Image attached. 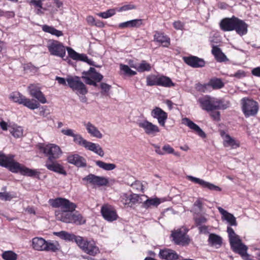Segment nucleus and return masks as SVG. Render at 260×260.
<instances>
[{"label": "nucleus", "instance_id": "3c124183", "mask_svg": "<svg viewBox=\"0 0 260 260\" xmlns=\"http://www.w3.org/2000/svg\"><path fill=\"white\" fill-rule=\"evenodd\" d=\"M120 68L121 71H122L125 75L134 76L137 74L136 72L132 70L127 65L120 64Z\"/></svg>", "mask_w": 260, "mask_h": 260}, {"label": "nucleus", "instance_id": "2f4dec72", "mask_svg": "<svg viewBox=\"0 0 260 260\" xmlns=\"http://www.w3.org/2000/svg\"><path fill=\"white\" fill-rule=\"evenodd\" d=\"M208 241L210 246L218 248L222 244V239L219 235L215 234H210Z\"/></svg>", "mask_w": 260, "mask_h": 260}, {"label": "nucleus", "instance_id": "1a4fd4ad", "mask_svg": "<svg viewBox=\"0 0 260 260\" xmlns=\"http://www.w3.org/2000/svg\"><path fill=\"white\" fill-rule=\"evenodd\" d=\"M49 204L54 208H60L62 211L75 210L76 205L65 198H57L49 199Z\"/></svg>", "mask_w": 260, "mask_h": 260}, {"label": "nucleus", "instance_id": "4c0bfd02", "mask_svg": "<svg viewBox=\"0 0 260 260\" xmlns=\"http://www.w3.org/2000/svg\"><path fill=\"white\" fill-rule=\"evenodd\" d=\"M164 200L157 198H148L144 202L143 206L145 208H148L151 206L157 207Z\"/></svg>", "mask_w": 260, "mask_h": 260}, {"label": "nucleus", "instance_id": "a19ab883", "mask_svg": "<svg viewBox=\"0 0 260 260\" xmlns=\"http://www.w3.org/2000/svg\"><path fill=\"white\" fill-rule=\"evenodd\" d=\"M133 67L139 72L149 71L151 69V65L145 60L142 61L139 64Z\"/></svg>", "mask_w": 260, "mask_h": 260}, {"label": "nucleus", "instance_id": "6e6552de", "mask_svg": "<svg viewBox=\"0 0 260 260\" xmlns=\"http://www.w3.org/2000/svg\"><path fill=\"white\" fill-rule=\"evenodd\" d=\"M39 148L45 155L48 156L47 160H55L60 157L62 151L60 147L54 144H40Z\"/></svg>", "mask_w": 260, "mask_h": 260}, {"label": "nucleus", "instance_id": "ddd939ff", "mask_svg": "<svg viewBox=\"0 0 260 260\" xmlns=\"http://www.w3.org/2000/svg\"><path fill=\"white\" fill-rule=\"evenodd\" d=\"M171 236L173 241L177 245H184L188 243L189 239L185 232L181 229L172 231Z\"/></svg>", "mask_w": 260, "mask_h": 260}, {"label": "nucleus", "instance_id": "864d4df0", "mask_svg": "<svg viewBox=\"0 0 260 260\" xmlns=\"http://www.w3.org/2000/svg\"><path fill=\"white\" fill-rule=\"evenodd\" d=\"M209 87V83L202 84L198 83L196 85V89L199 91L205 92L207 90L208 88Z\"/></svg>", "mask_w": 260, "mask_h": 260}, {"label": "nucleus", "instance_id": "aec40b11", "mask_svg": "<svg viewBox=\"0 0 260 260\" xmlns=\"http://www.w3.org/2000/svg\"><path fill=\"white\" fill-rule=\"evenodd\" d=\"M183 60L187 64L194 68H202L205 65V61L203 59L195 56L184 57Z\"/></svg>", "mask_w": 260, "mask_h": 260}, {"label": "nucleus", "instance_id": "6ab92c4d", "mask_svg": "<svg viewBox=\"0 0 260 260\" xmlns=\"http://www.w3.org/2000/svg\"><path fill=\"white\" fill-rule=\"evenodd\" d=\"M45 166L50 171L64 175H67L66 171L64 170L63 167L56 161L47 160Z\"/></svg>", "mask_w": 260, "mask_h": 260}, {"label": "nucleus", "instance_id": "20e7f679", "mask_svg": "<svg viewBox=\"0 0 260 260\" xmlns=\"http://www.w3.org/2000/svg\"><path fill=\"white\" fill-rule=\"evenodd\" d=\"M76 243L85 253L95 256L100 252L99 248L92 240H88L80 236L76 239Z\"/></svg>", "mask_w": 260, "mask_h": 260}, {"label": "nucleus", "instance_id": "e2e57ef3", "mask_svg": "<svg viewBox=\"0 0 260 260\" xmlns=\"http://www.w3.org/2000/svg\"><path fill=\"white\" fill-rule=\"evenodd\" d=\"M210 113V116L213 118V119L216 121L220 120V112L219 111H217L216 110L210 111L209 112Z\"/></svg>", "mask_w": 260, "mask_h": 260}, {"label": "nucleus", "instance_id": "a878e982", "mask_svg": "<svg viewBox=\"0 0 260 260\" xmlns=\"http://www.w3.org/2000/svg\"><path fill=\"white\" fill-rule=\"evenodd\" d=\"M87 133L92 137L98 139H101L103 137L102 134L94 124L90 122L84 121L83 122Z\"/></svg>", "mask_w": 260, "mask_h": 260}, {"label": "nucleus", "instance_id": "c9c22d12", "mask_svg": "<svg viewBox=\"0 0 260 260\" xmlns=\"http://www.w3.org/2000/svg\"><path fill=\"white\" fill-rule=\"evenodd\" d=\"M42 29L44 32L50 34L57 37L62 36L63 35L62 31L55 29L52 26H49L46 24L43 25L42 26Z\"/></svg>", "mask_w": 260, "mask_h": 260}, {"label": "nucleus", "instance_id": "f03ea898", "mask_svg": "<svg viewBox=\"0 0 260 260\" xmlns=\"http://www.w3.org/2000/svg\"><path fill=\"white\" fill-rule=\"evenodd\" d=\"M198 101L201 108L207 112L217 110H225L231 106L230 101L228 100L209 95L201 97Z\"/></svg>", "mask_w": 260, "mask_h": 260}, {"label": "nucleus", "instance_id": "bb28decb", "mask_svg": "<svg viewBox=\"0 0 260 260\" xmlns=\"http://www.w3.org/2000/svg\"><path fill=\"white\" fill-rule=\"evenodd\" d=\"M68 162L78 167H85L86 165L85 159L77 154H71L67 157Z\"/></svg>", "mask_w": 260, "mask_h": 260}, {"label": "nucleus", "instance_id": "09e8293b", "mask_svg": "<svg viewBox=\"0 0 260 260\" xmlns=\"http://www.w3.org/2000/svg\"><path fill=\"white\" fill-rule=\"evenodd\" d=\"M119 202L124 206L131 207L130 194L128 195L126 193H121L119 198Z\"/></svg>", "mask_w": 260, "mask_h": 260}, {"label": "nucleus", "instance_id": "39448f33", "mask_svg": "<svg viewBox=\"0 0 260 260\" xmlns=\"http://www.w3.org/2000/svg\"><path fill=\"white\" fill-rule=\"evenodd\" d=\"M73 141L77 144L84 147L86 149L94 152L100 156L104 155V151L99 144L87 141L80 134H76L73 137Z\"/></svg>", "mask_w": 260, "mask_h": 260}, {"label": "nucleus", "instance_id": "7c9ffc66", "mask_svg": "<svg viewBox=\"0 0 260 260\" xmlns=\"http://www.w3.org/2000/svg\"><path fill=\"white\" fill-rule=\"evenodd\" d=\"M46 241L41 237H35L32 240V248L36 250L44 251Z\"/></svg>", "mask_w": 260, "mask_h": 260}, {"label": "nucleus", "instance_id": "bf43d9fd", "mask_svg": "<svg viewBox=\"0 0 260 260\" xmlns=\"http://www.w3.org/2000/svg\"><path fill=\"white\" fill-rule=\"evenodd\" d=\"M132 27H139L142 25L143 20L141 19H136L131 20Z\"/></svg>", "mask_w": 260, "mask_h": 260}, {"label": "nucleus", "instance_id": "603ef678", "mask_svg": "<svg viewBox=\"0 0 260 260\" xmlns=\"http://www.w3.org/2000/svg\"><path fill=\"white\" fill-rule=\"evenodd\" d=\"M115 14L114 9H109L106 12L98 13L97 15L103 18H108Z\"/></svg>", "mask_w": 260, "mask_h": 260}, {"label": "nucleus", "instance_id": "0e129e2a", "mask_svg": "<svg viewBox=\"0 0 260 260\" xmlns=\"http://www.w3.org/2000/svg\"><path fill=\"white\" fill-rule=\"evenodd\" d=\"M135 8H136V7L133 5H131V4L125 5L122 7H120L118 9V12L125 11H127V10H129L135 9Z\"/></svg>", "mask_w": 260, "mask_h": 260}, {"label": "nucleus", "instance_id": "f704fd0d", "mask_svg": "<svg viewBox=\"0 0 260 260\" xmlns=\"http://www.w3.org/2000/svg\"><path fill=\"white\" fill-rule=\"evenodd\" d=\"M60 248V245L57 241L52 242L51 241H46L44 251L56 252L58 251Z\"/></svg>", "mask_w": 260, "mask_h": 260}, {"label": "nucleus", "instance_id": "49530a36", "mask_svg": "<svg viewBox=\"0 0 260 260\" xmlns=\"http://www.w3.org/2000/svg\"><path fill=\"white\" fill-rule=\"evenodd\" d=\"M145 196H140L136 193H132L130 194V202H131V207H132L134 205L140 204L142 202L143 200L142 197Z\"/></svg>", "mask_w": 260, "mask_h": 260}, {"label": "nucleus", "instance_id": "58836bf2", "mask_svg": "<svg viewBox=\"0 0 260 260\" xmlns=\"http://www.w3.org/2000/svg\"><path fill=\"white\" fill-rule=\"evenodd\" d=\"M21 105H23L31 110L37 109L40 106V104L36 101H34L33 100L28 99L25 96H24Z\"/></svg>", "mask_w": 260, "mask_h": 260}, {"label": "nucleus", "instance_id": "13d9d810", "mask_svg": "<svg viewBox=\"0 0 260 260\" xmlns=\"http://www.w3.org/2000/svg\"><path fill=\"white\" fill-rule=\"evenodd\" d=\"M162 150L164 151V155L174 153V148L169 144H165L162 147Z\"/></svg>", "mask_w": 260, "mask_h": 260}, {"label": "nucleus", "instance_id": "052dcab7", "mask_svg": "<svg viewBox=\"0 0 260 260\" xmlns=\"http://www.w3.org/2000/svg\"><path fill=\"white\" fill-rule=\"evenodd\" d=\"M61 132L62 134L66 136L72 137L73 138L76 135V134L74 133V131L72 129H62L61 131Z\"/></svg>", "mask_w": 260, "mask_h": 260}, {"label": "nucleus", "instance_id": "37998d69", "mask_svg": "<svg viewBox=\"0 0 260 260\" xmlns=\"http://www.w3.org/2000/svg\"><path fill=\"white\" fill-rule=\"evenodd\" d=\"M11 134L15 138H20L23 135V130L21 126L14 125L10 129Z\"/></svg>", "mask_w": 260, "mask_h": 260}, {"label": "nucleus", "instance_id": "e433bc0d", "mask_svg": "<svg viewBox=\"0 0 260 260\" xmlns=\"http://www.w3.org/2000/svg\"><path fill=\"white\" fill-rule=\"evenodd\" d=\"M157 86L170 87L174 86V84L170 78L162 75H158Z\"/></svg>", "mask_w": 260, "mask_h": 260}, {"label": "nucleus", "instance_id": "cd10ccee", "mask_svg": "<svg viewBox=\"0 0 260 260\" xmlns=\"http://www.w3.org/2000/svg\"><path fill=\"white\" fill-rule=\"evenodd\" d=\"M154 41L160 43L164 47H168L170 45V38L164 33L158 31L155 32Z\"/></svg>", "mask_w": 260, "mask_h": 260}, {"label": "nucleus", "instance_id": "4be33fe9", "mask_svg": "<svg viewBox=\"0 0 260 260\" xmlns=\"http://www.w3.org/2000/svg\"><path fill=\"white\" fill-rule=\"evenodd\" d=\"M74 210L62 211L60 209H57L55 211V215L57 220L61 221L66 223H70L72 222L71 217L72 212Z\"/></svg>", "mask_w": 260, "mask_h": 260}, {"label": "nucleus", "instance_id": "79ce46f5", "mask_svg": "<svg viewBox=\"0 0 260 260\" xmlns=\"http://www.w3.org/2000/svg\"><path fill=\"white\" fill-rule=\"evenodd\" d=\"M209 83V86L213 88V89H220L224 86V83L220 79L215 78L211 79Z\"/></svg>", "mask_w": 260, "mask_h": 260}, {"label": "nucleus", "instance_id": "f257e3e1", "mask_svg": "<svg viewBox=\"0 0 260 260\" xmlns=\"http://www.w3.org/2000/svg\"><path fill=\"white\" fill-rule=\"evenodd\" d=\"M14 155L12 154L5 155L0 151V165L8 168L11 172L14 173H20L23 176L36 177L39 176L40 172L37 170L30 169L14 159Z\"/></svg>", "mask_w": 260, "mask_h": 260}, {"label": "nucleus", "instance_id": "f3484780", "mask_svg": "<svg viewBox=\"0 0 260 260\" xmlns=\"http://www.w3.org/2000/svg\"><path fill=\"white\" fill-rule=\"evenodd\" d=\"M220 134L223 139V145L224 147H230L232 149H236L239 147V142L224 131H220Z\"/></svg>", "mask_w": 260, "mask_h": 260}, {"label": "nucleus", "instance_id": "dca6fc26", "mask_svg": "<svg viewBox=\"0 0 260 260\" xmlns=\"http://www.w3.org/2000/svg\"><path fill=\"white\" fill-rule=\"evenodd\" d=\"M187 178L190 181L198 184L203 187L207 188L210 190L216 191H221V188L209 182H207L202 179L197 178L192 176H187Z\"/></svg>", "mask_w": 260, "mask_h": 260}, {"label": "nucleus", "instance_id": "a18cd8bd", "mask_svg": "<svg viewBox=\"0 0 260 260\" xmlns=\"http://www.w3.org/2000/svg\"><path fill=\"white\" fill-rule=\"evenodd\" d=\"M24 95L18 92H13L10 94L9 98L15 103L21 104Z\"/></svg>", "mask_w": 260, "mask_h": 260}, {"label": "nucleus", "instance_id": "412c9836", "mask_svg": "<svg viewBox=\"0 0 260 260\" xmlns=\"http://www.w3.org/2000/svg\"><path fill=\"white\" fill-rule=\"evenodd\" d=\"M237 17L225 18L221 20L220 27L224 31H230L234 30Z\"/></svg>", "mask_w": 260, "mask_h": 260}, {"label": "nucleus", "instance_id": "423d86ee", "mask_svg": "<svg viewBox=\"0 0 260 260\" xmlns=\"http://www.w3.org/2000/svg\"><path fill=\"white\" fill-rule=\"evenodd\" d=\"M242 111L246 117L255 116L258 111V103L252 99L243 98L240 101Z\"/></svg>", "mask_w": 260, "mask_h": 260}, {"label": "nucleus", "instance_id": "f8f14e48", "mask_svg": "<svg viewBox=\"0 0 260 260\" xmlns=\"http://www.w3.org/2000/svg\"><path fill=\"white\" fill-rule=\"evenodd\" d=\"M138 124L139 126L142 128L144 130L145 133L148 135L154 136L157 133L159 132V129L157 125L153 124L146 120L139 121Z\"/></svg>", "mask_w": 260, "mask_h": 260}, {"label": "nucleus", "instance_id": "8fccbe9b", "mask_svg": "<svg viewBox=\"0 0 260 260\" xmlns=\"http://www.w3.org/2000/svg\"><path fill=\"white\" fill-rule=\"evenodd\" d=\"M17 254L12 251L4 252L2 254V257L5 260H16Z\"/></svg>", "mask_w": 260, "mask_h": 260}, {"label": "nucleus", "instance_id": "72a5a7b5", "mask_svg": "<svg viewBox=\"0 0 260 260\" xmlns=\"http://www.w3.org/2000/svg\"><path fill=\"white\" fill-rule=\"evenodd\" d=\"M69 56L74 60H82L86 61L87 59V56L84 54H79L71 48H67Z\"/></svg>", "mask_w": 260, "mask_h": 260}, {"label": "nucleus", "instance_id": "6e6d98bb", "mask_svg": "<svg viewBox=\"0 0 260 260\" xmlns=\"http://www.w3.org/2000/svg\"><path fill=\"white\" fill-rule=\"evenodd\" d=\"M194 221L196 224L198 225H201L203 223H206L207 221V219L203 216L197 217L194 218Z\"/></svg>", "mask_w": 260, "mask_h": 260}, {"label": "nucleus", "instance_id": "2eb2a0df", "mask_svg": "<svg viewBox=\"0 0 260 260\" xmlns=\"http://www.w3.org/2000/svg\"><path fill=\"white\" fill-rule=\"evenodd\" d=\"M88 183L98 186H106L109 183L108 179L103 176L89 174L83 178Z\"/></svg>", "mask_w": 260, "mask_h": 260}, {"label": "nucleus", "instance_id": "473e14b6", "mask_svg": "<svg viewBox=\"0 0 260 260\" xmlns=\"http://www.w3.org/2000/svg\"><path fill=\"white\" fill-rule=\"evenodd\" d=\"M54 235L59 237L62 240L67 241H75L76 243V239L78 236H76L73 234L68 233L66 231H60L59 232H54Z\"/></svg>", "mask_w": 260, "mask_h": 260}, {"label": "nucleus", "instance_id": "774afa93", "mask_svg": "<svg viewBox=\"0 0 260 260\" xmlns=\"http://www.w3.org/2000/svg\"><path fill=\"white\" fill-rule=\"evenodd\" d=\"M251 73L253 76L260 78V67L253 69Z\"/></svg>", "mask_w": 260, "mask_h": 260}, {"label": "nucleus", "instance_id": "338daca9", "mask_svg": "<svg viewBox=\"0 0 260 260\" xmlns=\"http://www.w3.org/2000/svg\"><path fill=\"white\" fill-rule=\"evenodd\" d=\"M84 79L85 82L88 85H93L94 86H96L97 84L95 82H94L92 79L88 77H83Z\"/></svg>", "mask_w": 260, "mask_h": 260}, {"label": "nucleus", "instance_id": "ea45409f", "mask_svg": "<svg viewBox=\"0 0 260 260\" xmlns=\"http://www.w3.org/2000/svg\"><path fill=\"white\" fill-rule=\"evenodd\" d=\"M95 164L99 168L106 171H111L115 169L116 167V165L114 164L106 163L101 160L96 161Z\"/></svg>", "mask_w": 260, "mask_h": 260}, {"label": "nucleus", "instance_id": "7ed1b4c3", "mask_svg": "<svg viewBox=\"0 0 260 260\" xmlns=\"http://www.w3.org/2000/svg\"><path fill=\"white\" fill-rule=\"evenodd\" d=\"M227 232L233 251L240 254L244 260H252L250 255L247 253V246L242 242L240 237L235 233L231 226H228Z\"/></svg>", "mask_w": 260, "mask_h": 260}, {"label": "nucleus", "instance_id": "4d7b16f0", "mask_svg": "<svg viewBox=\"0 0 260 260\" xmlns=\"http://www.w3.org/2000/svg\"><path fill=\"white\" fill-rule=\"evenodd\" d=\"M173 25L176 30H183L184 27V23L180 20H177L173 22Z\"/></svg>", "mask_w": 260, "mask_h": 260}, {"label": "nucleus", "instance_id": "9d476101", "mask_svg": "<svg viewBox=\"0 0 260 260\" xmlns=\"http://www.w3.org/2000/svg\"><path fill=\"white\" fill-rule=\"evenodd\" d=\"M48 50L50 54L63 58L66 55V49L63 45L59 42L55 40H51L47 45Z\"/></svg>", "mask_w": 260, "mask_h": 260}, {"label": "nucleus", "instance_id": "9b49d317", "mask_svg": "<svg viewBox=\"0 0 260 260\" xmlns=\"http://www.w3.org/2000/svg\"><path fill=\"white\" fill-rule=\"evenodd\" d=\"M101 213L104 218L109 222L115 221L118 217L115 208L109 205H105L102 207Z\"/></svg>", "mask_w": 260, "mask_h": 260}, {"label": "nucleus", "instance_id": "b1692460", "mask_svg": "<svg viewBox=\"0 0 260 260\" xmlns=\"http://www.w3.org/2000/svg\"><path fill=\"white\" fill-rule=\"evenodd\" d=\"M158 255L161 259L166 260H177L179 258L178 254L174 250L169 248L160 249Z\"/></svg>", "mask_w": 260, "mask_h": 260}, {"label": "nucleus", "instance_id": "393cba45", "mask_svg": "<svg viewBox=\"0 0 260 260\" xmlns=\"http://www.w3.org/2000/svg\"><path fill=\"white\" fill-rule=\"evenodd\" d=\"M217 209L221 215L222 220L226 221L230 226H237L236 219L232 214L228 212L221 207H217Z\"/></svg>", "mask_w": 260, "mask_h": 260}, {"label": "nucleus", "instance_id": "5fc2aeb1", "mask_svg": "<svg viewBox=\"0 0 260 260\" xmlns=\"http://www.w3.org/2000/svg\"><path fill=\"white\" fill-rule=\"evenodd\" d=\"M132 187L134 189H136L138 191H143V185L140 181H135L131 184Z\"/></svg>", "mask_w": 260, "mask_h": 260}, {"label": "nucleus", "instance_id": "c85d7f7f", "mask_svg": "<svg viewBox=\"0 0 260 260\" xmlns=\"http://www.w3.org/2000/svg\"><path fill=\"white\" fill-rule=\"evenodd\" d=\"M236 21L234 30L241 36L246 35L248 30V25L243 20L238 18Z\"/></svg>", "mask_w": 260, "mask_h": 260}, {"label": "nucleus", "instance_id": "de8ad7c7", "mask_svg": "<svg viewBox=\"0 0 260 260\" xmlns=\"http://www.w3.org/2000/svg\"><path fill=\"white\" fill-rule=\"evenodd\" d=\"M71 217L72 222L70 223H74L77 224H81L84 223L85 220L83 218L82 216L80 214H74L72 213Z\"/></svg>", "mask_w": 260, "mask_h": 260}, {"label": "nucleus", "instance_id": "0eeeda50", "mask_svg": "<svg viewBox=\"0 0 260 260\" xmlns=\"http://www.w3.org/2000/svg\"><path fill=\"white\" fill-rule=\"evenodd\" d=\"M66 80L68 85L78 95H85L88 90L79 77L69 76Z\"/></svg>", "mask_w": 260, "mask_h": 260}, {"label": "nucleus", "instance_id": "4468645a", "mask_svg": "<svg viewBox=\"0 0 260 260\" xmlns=\"http://www.w3.org/2000/svg\"><path fill=\"white\" fill-rule=\"evenodd\" d=\"M28 89L30 95L36 99L39 102L42 104L47 103V100L41 91V88L35 84H31L28 87Z\"/></svg>", "mask_w": 260, "mask_h": 260}, {"label": "nucleus", "instance_id": "5701e85b", "mask_svg": "<svg viewBox=\"0 0 260 260\" xmlns=\"http://www.w3.org/2000/svg\"><path fill=\"white\" fill-rule=\"evenodd\" d=\"M182 123L184 125L187 126L191 129L194 132L202 138H205L206 137V134L203 130L195 123L190 120L188 118H184L182 120Z\"/></svg>", "mask_w": 260, "mask_h": 260}, {"label": "nucleus", "instance_id": "680f3d73", "mask_svg": "<svg viewBox=\"0 0 260 260\" xmlns=\"http://www.w3.org/2000/svg\"><path fill=\"white\" fill-rule=\"evenodd\" d=\"M100 86L102 90V93L104 94L107 93L111 87V85L105 83H101Z\"/></svg>", "mask_w": 260, "mask_h": 260}, {"label": "nucleus", "instance_id": "69168bd1", "mask_svg": "<svg viewBox=\"0 0 260 260\" xmlns=\"http://www.w3.org/2000/svg\"><path fill=\"white\" fill-rule=\"evenodd\" d=\"M13 198L8 192H0V199L5 201H10Z\"/></svg>", "mask_w": 260, "mask_h": 260}, {"label": "nucleus", "instance_id": "c756f323", "mask_svg": "<svg viewBox=\"0 0 260 260\" xmlns=\"http://www.w3.org/2000/svg\"><path fill=\"white\" fill-rule=\"evenodd\" d=\"M212 54L218 62H224L228 60L225 55L219 47L214 45H212Z\"/></svg>", "mask_w": 260, "mask_h": 260}, {"label": "nucleus", "instance_id": "c03bdc74", "mask_svg": "<svg viewBox=\"0 0 260 260\" xmlns=\"http://www.w3.org/2000/svg\"><path fill=\"white\" fill-rule=\"evenodd\" d=\"M158 75H149L146 77V84L147 86H157Z\"/></svg>", "mask_w": 260, "mask_h": 260}, {"label": "nucleus", "instance_id": "a211bd4d", "mask_svg": "<svg viewBox=\"0 0 260 260\" xmlns=\"http://www.w3.org/2000/svg\"><path fill=\"white\" fill-rule=\"evenodd\" d=\"M151 116L157 119L160 125L164 126L168 118V114L164 110L159 107H155L151 111Z\"/></svg>", "mask_w": 260, "mask_h": 260}]
</instances>
